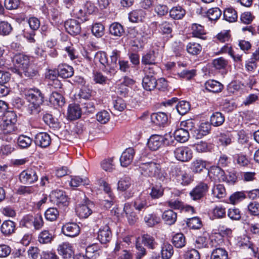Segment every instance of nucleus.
Wrapping results in <instances>:
<instances>
[{"instance_id":"1","label":"nucleus","mask_w":259,"mask_h":259,"mask_svg":"<svg viewBox=\"0 0 259 259\" xmlns=\"http://www.w3.org/2000/svg\"><path fill=\"white\" fill-rule=\"evenodd\" d=\"M17 115L14 111H7L4 115L0 124V139L3 141L10 142L15 137V123Z\"/></svg>"},{"instance_id":"2","label":"nucleus","mask_w":259,"mask_h":259,"mask_svg":"<svg viewBox=\"0 0 259 259\" xmlns=\"http://www.w3.org/2000/svg\"><path fill=\"white\" fill-rule=\"evenodd\" d=\"M140 169L142 175L154 177L162 182L166 183L169 179L168 174L162 169L161 165L154 161L142 163Z\"/></svg>"},{"instance_id":"3","label":"nucleus","mask_w":259,"mask_h":259,"mask_svg":"<svg viewBox=\"0 0 259 259\" xmlns=\"http://www.w3.org/2000/svg\"><path fill=\"white\" fill-rule=\"evenodd\" d=\"M12 61L15 68V72L18 74L24 73L28 77H32L35 74V72L29 67V57L22 54H17L14 55Z\"/></svg>"},{"instance_id":"4","label":"nucleus","mask_w":259,"mask_h":259,"mask_svg":"<svg viewBox=\"0 0 259 259\" xmlns=\"http://www.w3.org/2000/svg\"><path fill=\"white\" fill-rule=\"evenodd\" d=\"M26 100L30 103L29 108L32 114H37L40 111V105L43 103V97L38 89H30L25 91Z\"/></svg>"},{"instance_id":"5","label":"nucleus","mask_w":259,"mask_h":259,"mask_svg":"<svg viewBox=\"0 0 259 259\" xmlns=\"http://www.w3.org/2000/svg\"><path fill=\"white\" fill-rule=\"evenodd\" d=\"M172 137L169 134L164 137L158 135L151 136L147 142L148 147L152 151L157 150L162 144L169 145L172 142Z\"/></svg>"},{"instance_id":"6","label":"nucleus","mask_w":259,"mask_h":259,"mask_svg":"<svg viewBox=\"0 0 259 259\" xmlns=\"http://www.w3.org/2000/svg\"><path fill=\"white\" fill-rule=\"evenodd\" d=\"M50 199L52 202L60 207L66 206L68 204L67 195L61 190L52 191L50 194Z\"/></svg>"},{"instance_id":"7","label":"nucleus","mask_w":259,"mask_h":259,"mask_svg":"<svg viewBox=\"0 0 259 259\" xmlns=\"http://www.w3.org/2000/svg\"><path fill=\"white\" fill-rule=\"evenodd\" d=\"M20 182L25 185H31L38 180L36 171L32 168L23 170L19 176Z\"/></svg>"},{"instance_id":"8","label":"nucleus","mask_w":259,"mask_h":259,"mask_svg":"<svg viewBox=\"0 0 259 259\" xmlns=\"http://www.w3.org/2000/svg\"><path fill=\"white\" fill-rule=\"evenodd\" d=\"M174 155L176 158L182 162L189 161L193 156L191 149L187 147H180L174 150Z\"/></svg>"},{"instance_id":"9","label":"nucleus","mask_w":259,"mask_h":259,"mask_svg":"<svg viewBox=\"0 0 259 259\" xmlns=\"http://www.w3.org/2000/svg\"><path fill=\"white\" fill-rule=\"evenodd\" d=\"M208 190L207 184L204 182H200L190 192V195L193 200H197L203 197Z\"/></svg>"},{"instance_id":"10","label":"nucleus","mask_w":259,"mask_h":259,"mask_svg":"<svg viewBox=\"0 0 259 259\" xmlns=\"http://www.w3.org/2000/svg\"><path fill=\"white\" fill-rule=\"evenodd\" d=\"M210 179L214 182H226L227 177L225 172L219 166H212L208 172Z\"/></svg>"},{"instance_id":"11","label":"nucleus","mask_w":259,"mask_h":259,"mask_svg":"<svg viewBox=\"0 0 259 259\" xmlns=\"http://www.w3.org/2000/svg\"><path fill=\"white\" fill-rule=\"evenodd\" d=\"M62 232L65 236L70 237L77 236L80 233V227L74 223H68L64 225L61 229Z\"/></svg>"},{"instance_id":"12","label":"nucleus","mask_w":259,"mask_h":259,"mask_svg":"<svg viewBox=\"0 0 259 259\" xmlns=\"http://www.w3.org/2000/svg\"><path fill=\"white\" fill-rule=\"evenodd\" d=\"M57 250L59 254L66 259L71 258L74 254L72 244L67 242L59 245Z\"/></svg>"},{"instance_id":"13","label":"nucleus","mask_w":259,"mask_h":259,"mask_svg":"<svg viewBox=\"0 0 259 259\" xmlns=\"http://www.w3.org/2000/svg\"><path fill=\"white\" fill-rule=\"evenodd\" d=\"M34 142L36 145L40 147L46 148L50 145L51 139L47 133H39L35 136Z\"/></svg>"},{"instance_id":"14","label":"nucleus","mask_w":259,"mask_h":259,"mask_svg":"<svg viewBox=\"0 0 259 259\" xmlns=\"http://www.w3.org/2000/svg\"><path fill=\"white\" fill-rule=\"evenodd\" d=\"M135 154V150L133 148H127L120 156V161L121 165L123 167H126L129 165L133 161Z\"/></svg>"},{"instance_id":"15","label":"nucleus","mask_w":259,"mask_h":259,"mask_svg":"<svg viewBox=\"0 0 259 259\" xmlns=\"http://www.w3.org/2000/svg\"><path fill=\"white\" fill-rule=\"evenodd\" d=\"M65 27L67 31L71 35H77L81 31L79 23L74 19H70L66 21Z\"/></svg>"},{"instance_id":"16","label":"nucleus","mask_w":259,"mask_h":259,"mask_svg":"<svg viewBox=\"0 0 259 259\" xmlns=\"http://www.w3.org/2000/svg\"><path fill=\"white\" fill-rule=\"evenodd\" d=\"M76 212L80 218H87L92 213L90 203L85 201L84 203L78 204L76 208Z\"/></svg>"},{"instance_id":"17","label":"nucleus","mask_w":259,"mask_h":259,"mask_svg":"<svg viewBox=\"0 0 259 259\" xmlns=\"http://www.w3.org/2000/svg\"><path fill=\"white\" fill-rule=\"evenodd\" d=\"M111 236V232L107 225L101 228L98 231V239L101 243L105 244L109 242Z\"/></svg>"},{"instance_id":"18","label":"nucleus","mask_w":259,"mask_h":259,"mask_svg":"<svg viewBox=\"0 0 259 259\" xmlns=\"http://www.w3.org/2000/svg\"><path fill=\"white\" fill-rule=\"evenodd\" d=\"M218 54H228L235 62H239L242 60V55H235L232 46L227 44L223 46L217 53Z\"/></svg>"},{"instance_id":"19","label":"nucleus","mask_w":259,"mask_h":259,"mask_svg":"<svg viewBox=\"0 0 259 259\" xmlns=\"http://www.w3.org/2000/svg\"><path fill=\"white\" fill-rule=\"evenodd\" d=\"M232 234V230L230 228L220 229V234H216L211 237L212 245L217 247L223 242L222 236H229Z\"/></svg>"},{"instance_id":"20","label":"nucleus","mask_w":259,"mask_h":259,"mask_svg":"<svg viewBox=\"0 0 259 259\" xmlns=\"http://www.w3.org/2000/svg\"><path fill=\"white\" fill-rule=\"evenodd\" d=\"M135 209L139 212L144 211L147 209L149 205L145 196H140L136 198L133 203Z\"/></svg>"},{"instance_id":"21","label":"nucleus","mask_w":259,"mask_h":259,"mask_svg":"<svg viewBox=\"0 0 259 259\" xmlns=\"http://www.w3.org/2000/svg\"><path fill=\"white\" fill-rule=\"evenodd\" d=\"M81 115V111L78 105L71 104L69 106L67 117L70 120H75L79 118Z\"/></svg>"},{"instance_id":"22","label":"nucleus","mask_w":259,"mask_h":259,"mask_svg":"<svg viewBox=\"0 0 259 259\" xmlns=\"http://www.w3.org/2000/svg\"><path fill=\"white\" fill-rule=\"evenodd\" d=\"M142 85L147 91L154 90L157 85V80L152 75H146L143 79Z\"/></svg>"},{"instance_id":"23","label":"nucleus","mask_w":259,"mask_h":259,"mask_svg":"<svg viewBox=\"0 0 259 259\" xmlns=\"http://www.w3.org/2000/svg\"><path fill=\"white\" fill-rule=\"evenodd\" d=\"M151 121L156 125H162L167 122V116L164 112L154 113L151 115Z\"/></svg>"},{"instance_id":"24","label":"nucleus","mask_w":259,"mask_h":259,"mask_svg":"<svg viewBox=\"0 0 259 259\" xmlns=\"http://www.w3.org/2000/svg\"><path fill=\"white\" fill-rule=\"evenodd\" d=\"M124 211L126 214L127 221L131 225L134 224L138 220V217L133 211L132 205L130 203H125L124 206Z\"/></svg>"},{"instance_id":"25","label":"nucleus","mask_w":259,"mask_h":259,"mask_svg":"<svg viewBox=\"0 0 259 259\" xmlns=\"http://www.w3.org/2000/svg\"><path fill=\"white\" fill-rule=\"evenodd\" d=\"M205 87L209 92L219 93L222 91L223 85L217 80H209L205 82Z\"/></svg>"},{"instance_id":"26","label":"nucleus","mask_w":259,"mask_h":259,"mask_svg":"<svg viewBox=\"0 0 259 259\" xmlns=\"http://www.w3.org/2000/svg\"><path fill=\"white\" fill-rule=\"evenodd\" d=\"M54 238V235L47 230H44L38 235V241L43 244L51 243Z\"/></svg>"},{"instance_id":"27","label":"nucleus","mask_w":259,"mask_h":259,"mask_svg":"<svg viewBox=\"0 0 259 259\" xmlns=\"http://www.w3.org/2000/svg\"><path fill=\"white\" fill-rule=\"evenodd\" d=\"M15 223L11 221H4L1 226V232L5 235H9L15 231Z\"/></svg>"},{"instance_id":"28","label":"nucleus","mask_w":259,"mask_h":259,"mask_svg":"<svg viewBox=\"0 0 259 259\" xmlns=\"http://www.w3.org/2000/svg\"><path fill=\"white\" fill-rule=\"evenodd\" d=\"M49 101L55 107H62L65 104L63 97L57 92H53L50 95Z\"/></svg>"},{"instance_id":"29","label":"nucleus","mask_w":259,"mask_h":259,"mask_svg":"<svg viewBox=\"0 0 259 259\" xmlns=\"http://www.w3.org/2000/svg\"><path fill=\"white\" fill-rule=\"evenodd\" d=\"M59 75L62 78L71 77L74 73L73 68L67 64H62L58 67Z\"/></svg>"},{"instance_id":"30","label":"nucleus","mask_w":259,"mask_h":259,"mask_svg":"<svg viewBox=\"0 0 259 259\" xmlns=\"http://www.w3.org/2000/svg\"><path fill=\"white\" fill-rule=\"evenodd\" d=\"M162 218L166 224L171 225L176 222L177 219V214L173 210L169 209L164 211Z\"/></svg>"},{"instance_id":"31","label":"nucleus","mask_w":259,"mask_h":259,"mask_svg":"<svg viewBox=\"0 0 259 259\" xmlns=\"http://www.w3.org/2000/svg\"><path fill=\"white\" fill-rule=\"evenodd\" d=\"M100 247L97 244L88 246L86 248V255L88 258L95 259L100 255Z\"/></svg>"},{"instance_id":"32","label":"nucleus","mask_w":259,"mask_h":259,"mask_svg":"<svg viewBox=\"0 0 259 259\" xmlns=\"http://www.w3.org/2000/svg\"><path fill=\"white\" fill-rule=\"evenodd\" d=\"M224 18L229 22H234L237 20V13L233 8H227L224 11Z\"/></svg>"},{"instance_id":"33","label":"nucleus","mask_w":259,"mask_h":259,"mask_svg":"<svg viewBox=\"0 0 259 259\" xmlns=\"http://www.w3.org/2000/svg\"><path fill=\"white\" fill-rule=\"evenodd\" d=\"M174 136L176 140L180 142L184 143L189 138V133L187 130L181 127L175 131Z\"/></svg>"},{"instance_id":"34","label":"nucleus","mask_w":259,"mask_h":259,"mask_svg":"<svg viewBox=\"0 0 259 259\" xmlns=\"http://www.w3.org/2000/svg\"><path fill=\"white\" fill-rule=\"evenodd\" d=\"M225 121L224 115L220 112L213 113L210 116V124L214 126H219L223 124Z\"/></svg>"},{"instance_id":"35","label":"nucleus","mask_w":259,"mask_h":259,"mask_svg":"<svg viewBox=\"0 0 259 259\" xmlns=\"http://www.w3.org/2000/svg\"><path fill=\"white\" fill-rule=\"evenodd\" d=\"M211 124L207 122H204L201 123L199 128L195 131L196 138L197 139L201 138L203 136H206L208 134L211 130Z\"/></svg>"},{"instance_id":"36","label":"nucleus","mask_w":259,"mask_h":259,"mask_svg":"<svg viewBox=\"0 0 259 259\" xmlns=\"http://www.w3.org/2000/svg\"><path fill=\"white\" fill-rule=\"evenodd\" d=\"M119 57V52L117 50L112 51L110 55L111 61H108V65L107 66V73L114 74L115 73V67L116 62Z\"/></svg>"},{"instance_id":"37","label":"nucleus","mask_w":259,"mask_h":259,"mask_svg":"<svg viewBox=\"0 0 259 259\" xmlns=\"http://www.w3.org/2000/svg\"><path fill=\"white\" fill-rule=\"evenodd\" d=\"M174 253L172 246L167 242L163 243L161 246V254L162 258L169 259Z\"/></svg>"},{"instance_id":"38","label":"nucleus","mask_w":259,"mask_h":259,"mask_svg":"<svg viewBox=\"0 0 259 259\" xmlns=\"http://www.w3.org/2000/svg\"><path fill=\"white\" fill-rule=\"evenodd\" d=\"M96 61H99L102 65V70L107 73L108 61L106 54L104 52H97L95 56Z\"/></svg>"},{"instance_id":"39","label":"nucleus","mask_w":259,"mask_h":259,"mask_svg":"<svg viewBox=\"0 0 259 259\" xmlns=\"http://www.w3.org/2000/svg\"><path fill=\"white\" fill-rule=\"evenodd\" d=\"M187 52L191 55H197L202 51V46L195 42H190L186 46Z\"/></svg>"},{"instance_id":"40","label":"nucleus","mask_w":259,"mask_h":259,"mask_svg":"<svg viewBox=\"0 0 259 259\" xmlns=\"http://www.w3.org/2000/svg\"><path fill=\"white\" fill-rule=\"evenodd\" d=\"M146 224L150 227H152L160 222V218L155 213H149L146 214L144 218Z\"/></svg>"},{"instance_id":"41","label":"nucleus","mask_w":259,"mask_h":259,"mask_svg":"<svg viewBox=\"0 0 259 259\" xmlns=\"http://www.w3.org/2000/svg\"><path fill=\"white\" fill-rule=\"evenodd\" d=\"M185 14V10L180 6L173 7L169 11L170 17L176 20L182 19Z\"/></svg>"},{"instance_id":"42","label":"nucleus","mask_w":259,"mask_h":259,"mask_svg":"<svg viewBox=\"0 0 259 259\" xmlns=\"http://www.w3.org/2000/svg\"><path fill=\"white\" fill-rule=\"evenodd\" d=\"M211 194L219 199L225 197L226 195L225 187L221 184L215 185L211 189Z\"/></svg>"},{"instance_id":"43","label":"nucleus","mask_w":259,"mask_h":259,"mask_svg":"<svg viewBox=\"0 0 259 259\" xmlns=\"http://www.w3.org/2000/svg\"><path fill=\"white\" fill-rule=\"evenodd\" d=\"M135 81L131 78L125 76L121 80L120 87L117 89L118 92L120 93V95H124L127 92V89L126 88H123V87H130L134 84Z\"/></svg>"},{"instance_id":"44","label":"nucleus","mask_w":259,"mask_h":259,"mask_svg":"<svg viewBox=\"0 0 259 259\" xmlns=\"http://www.w3.org/2000/svg\"><path fill=\"white\" fill-rule=\"evenodd\" d=\"M227 251L222 248H217L214 249L211 254L210 259H228Z\"/></svg>"},{"instance_id":"45","label":"nucleus","mask_w":259,"mask_h":259,"mask_svg":"<svg viewBox=\"0 0 259 259\" xmlns=\"http://www.w3.org/2000/svg\"><path fill=\"white\" fill-rule=\"evenodd\" d=\"M110 33L115 36H121L124 32L122 26L117 22L112 23L109 28Z\"/></svg>"},{"instance_id":"46","label":"nucleus","mask_w":259,"mask_h":259,"mask_svg":"<svg viewBox=\"0 0 259 259\" xmlns=\"http://www.w3.org/2000/svg\"><path fill=\"white\" fill-rule=\"evenodd\" d=\"M186 239L182 233H177L173 236L172 243L177 248H182L186 245Z\"/></svg>"},{"instance_id":"47","label":"nucleus","mask_w":259,"mask_h":259,"mask_svg":"<svg viewBox=\"0 0 259 259\" xmlns=\"http://www.w3.org/2000/svg\"><path fill=\"white\" fill-rule=\"evenodd\" d=\"M142 63L145 65H153L155 63V55L153 51H150L142 56Z\"/></svg>"},{"instance_id":"48","label":"nucleus","mask_w":259,"mask_h":259,"mask_svg":"<svg viewBox=\"0 0 259 259\" xmlns=\"http://www.w3.org/2000/svg\"><path fill=\"white\" fill-rule=\"evenodd\" d=\"M206 167V162L201 159H196L191 164V169L195 173H198Z\"/></svg>"},{"instance_id":"49","label":"nucleus","mask_w":259,"mask_h":259,"mask_svg":"<svg viewBox=\"0 0 259 259\" xmlns=\"http://www.w3.org/2000/svg\"><path fill=\"white\" fill-rule=\"evenodd\" d=\"M101 166L102 169L105 171L112 172L115 169L113 158L105 159L101 163Z\"/></svg>"},{"instance_id":"50","label":"nucleus","mask_w":259,"mask_h":259,"mask_svg":"<svg viewBox=\"0 0 259 259\" xmlns=\"http://www.w3.org/2000/svg\"><path fill=\"white\" fill-rule=\"evenodd\" d=\"M18 145L22 149L28 148L32 143V139L26 136H20L17 141Z\"/></svg>"},{"instance_id":"51","label":"nucleus","mask_w":259,"mask_h":259,"mask_svg":"<svg viewBox=\"0 0 259 259\" xmlns=\"http://www.w3.org/2000/svg\"><path fill=\"white\" fill-rule=\"evenodd\" d=\"M45 216L47 220L53 222L57 219L59 216V211L54 207L48 208L45 213Z\"/></svg>"},{"instance_id":"52","label":"nucleus","mask_w":259,"mask_h":259,"mask_svg":"<svg viewBox=\"0 0 259 259\" xmlns=\"http://www.w3.org/2000/svg\"><path fill=\"white\" fill-rule=\"evenodd\" d=\"M191 31L192 35L196 37L200 38L205 33L203 27L196 23H194L192 25Z\"/></svg>"},{"instance_id":"53","label":"nucleus","mask_w":259,"mask_h":259,"mask_svg":"<svg viewBox=\"0 0 259 259\" xmlns=\"http://www.w3.org/2000/svg\"><path fill=\"white\" fill-rule=\"evenodd\" d=\"M159 30L163 34L167 35L168 38L171 37L172 24L168 22L164 21L159 25Z\"/></svg>"},{"instance_id":"54","label":"nucleus","mask_w":259,"mask_h":259,"mask_svg":"<svg viewBox=\"0 0 259 259\" xmlns=\"http://www.w3.org/2000/svg\"><path fill=\"white\" fill-rule=\"evenodd\" d=\"M89 181L87 178L82 179L78 176H74L71 178L69 182V185L72 187H78L81 184L83 185H88Z\"/></svg>"},{"instance_id":"55","label":"nucleus","mask_w":259,"mask_h":259,"mask_svg":"<svg viewBox=\"0 0 259 259\" xmlns=\"http://www.w3.org/2000/svg\"><path fill=\"white\" fill-rule=\"evenodd\" d=\"M177 110L180 115L186 114L190 109V105L189 102L185 101H181L177 105Z\"/></svg>"},{"instance_id":"56","label":"nucleus","mask_w":259,"mask_h":259,"mask_svg":"<svg viewBox=\"0 0 259 259\" xmlns=\"http://www.w3.org/2000/svg\"><path fill=\"white\" fill-rule=\"evenodd\" d=\"M144 12L142 10H135L131 12L128 15V19L131 22H138L142 20Z\"/></svg>"},{"instance_id":"57","label":"nucleus","mask_w":259,"mask_h":259,"mask_svg":"<svg viewBox=\"0 0 259 259\" xmlns=\"http://www.w3.org/2000/svg\"><path fill=\"white\" fill-rule=\"evenodd\" d=\"M222 12L218 8H213L209 9L207 12V16L210 21H216L221 16Z\"/></svg>"},{"instance_id":"58","label":"nucleus","mask_w":259,"mask_h":259,"mask_svg":"<svg viewBox=\"0 0 259 259\" xmlns=\"http://www.w3.org/2000/svg\"><path fill=\"white\" fill-rule=\"evenodd\" d=\"M104 26L100 23L94 24L92 28L93 34L97 37H101L104 34Z\"/></svg>"},{"instance_id":"59","label":"nucleus","mask_w":259,"mask_h":259,"mask_svg":"<svg viewBox=\"0 0 259 259\" xmlns=\"http://www.w3.org/2000/svg\"><path fill=\"white\" fill-rule=\"evenodd\" d=\"M132 184L131 180L128 177L121 178L118 183V189L124 191L128 189Z\"/></svg>"},{"instance_id":"60","label":"nucleus","mask_w":259,"mask_h":259,"mask_svg":"<svg viewBox=\"0 0 259 259\" xmlns=\"http://www.w3.org/2000/svg\"><path fill=\"white\" fill-rule=\"evenodd\" d=\"M58 76H59L58 69L57 70H49L46 73V78L53 81L55 84L58 85L59 88H61L60 82L57 79Z\"/></svg>"},{"instance_id":"61","label":"nucleus","mask_w":259,"mask_h":259,"mask_svg":"<svg viewBox=\"0 0 259 259\" xmlns=\"http://www.w3.org/2000/svg\"><path fill=\"white\" fill-rule=\"evenodd\" d=\"M196 151L199 153L207 152L210 149V146L205 141H201L194 145Z\"/></svg>"},{"instance_id":"62","label":"nucleus","mask_w":259,"mask_h":259,"mask_svg":"<svg viewBox=\"0 0 259 259\" xmlns=\"http://www.w3.org/2000/svg\"><path fill=\"white\" fill-rule=\"evenodd\" d=\"M163 194V188L160 185H156L151 188L150 196L153 199H157Z\"/></svg>"},{"instance_id":"63","label":"nucleus","mask_w":259,"mask_h":259,"mask_svg":"<svg viewBox=\"0 0 259 259\" xmlns=\"http://www.w3.org/2000/svg\"><path fill=\"white\" fill-rule=\"evenodd\" d=\"M110 118V114L106 110L100 111L96 115L97 120L102 124L107 123Z\"/></svg>"},{"instance_id":"64","label":"nucleus","mask_w":259,"mask_h":259,"mask_svg":"<svg viewBox=\"0 0 259 259\" xmlns=\"http://www.w3.org/2000/svg\"><path fill=\"white\" fill-rule=\"evenodd\" d=\"M245 195L243 192H236L230 196L229 200L231 204H235L243 200Z\"/></svg>"}]
</instances>
